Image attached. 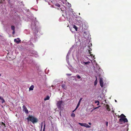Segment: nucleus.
Segmentation results:
<instances>
[{"label":"nucleus","mask_w":131,"mask_h":131,"mask_svg":"<svg viewBox=\"0 0 131 131\" xmlns=\"http://www.w3.org/2000/svg\"><path fill=\"white\" fill-rule=\"evenodd\" d=\"M27 119L28 121H30L33 124L37 123L38 121L37 118L32 115H29Z\"/></svg>","instance_id":"obj_1"},{"label":"nucleus","mask_w":131,"mask_h":131,"mask_svg":"<svg viewBox=\"0 0 131 131\" xmlns=\"http://www.w3.org/2000/svg\"><path fill=\"white\" fill-rule=\"evenodd\" d=\"M45 126H46V125L45 124L44 125V127H43V131H45Z\"/></svg>","instance_id":"obj_24"},{"label":"nucleus","mask_w":131,"mask_h":131,"mask_svg":"<svg viewBox=\"0 0 131 131\" xmlns=\"http://www.w3.org/2000/svg\"><path fill=\"white\" fill-rule=\"evenodd\" d=\"M67 75H68V76H70V75H71V74H67Z\"/></svg>","instance_id":"obj_31"},{"label":"nucleus","mask_w":131,"mask_h":131,"mask_svg":"<svg viewBox=\"0 0 131 131\" xmlns=\"http://www.w3.org/2000/svg\"><path fill=\"white\" fill-rule=\"evenodd\" d=\"M84 123H79V124L81 126H84Z\"/></svg>","instance_id":"obj_20"},{"label":"nucleus","mask_w":131,"mask_h":131,"mask_svg":"<svg viewBox=\"0 0 131 131\" xmlns=\"http://www.w3.org/2000/svg\"><path fill=\"white\" fill-rule=\"evenodd\" d=\"M115 101L116 102H117L116 100H115Z\"/></svg>","instance_id":"obj_35"},{"label":"nucleus","mask_w":131,"mask_h":131,"mask_svg":"<svg viewBox=\"0 0 131 131\" xmlns=\"http://www.w3.org/2000/svg\"><path fill=\"white\" fill-rule=\"evenodd\" d=\"M34 88V86L33 85H31L29 88V90H32Z\"/></svg>","instance_id":"obj_8"},{"label":"nucleus","mask_w":131,"mask_h":131,"mask_svg":"<svg viewBox=\"0 0 131 131\" xmlns=\"http://www.w3.org/2000/svg\"><path fill=\"white\" fill-rule=\"evenodd\" d=\"M11 29L13 30H15V27L14 26L12 25L11 26Z\"/></svg>","instance_id":"obj_13"},{"label":"nucleus","mask_w":131,"mask_h":131,"mask_svg":"<svg viewBox=\"0 0 131 131\" xmlns=\"http://www.w3.org/2000/svg\"><path fill=\"white\" fill-rule=\"evenodd\" d=\"M97 79L96 78V79L95 80V81L94 82V85H96L97 84Z\"/></svg>","instance_id":"obj_14"},{"label":"nucleus","mask_w":131,"mask_h":131,"mask_svg":"<svg viewBox=\"0 0 131 131\" xmlns=\"http://www.w3.org/2000/svg\"><path fill=\"white\" fill-rule=\"evenodd\" d=\"M23 111H24L26 114H28V110L27 109L25 106V105H23Z\"/></svg>","instance_id":"obj_4"},{"label":"nucleus","mask_w":131,"mask_h":131,"mask_svg":"<svg viewBox=\"0 0 131 131\" xmlns=\"http://www.w3.org/2000/svg\"><path fill=\"white\" fill-rule=\"evenodd\" d=\"M106 109L108 111H110V109L109 107V105H106Z\"/></svg>","instance_id":"obj_9"},{"label":"nucleus","mask_w":131,"mask_h":131,"mask_svg":"<svg viewBox=\"0 0 131 131\" xmlns=\"http://www.w3.org/2000/svg\"><path fill=\"white\" fill-rule=\"evenodd\" d=\"M108 122H106V126H108Z\"/></svg>","instance_id":"obj_30"},{"label":"nucleus","mask_w":131,"mask_h":131,"mask_svg":"<svg viewBox=\"0 0 131 131\" xmlns=\"http://www.w3.org/2000/svg\"><path fill=\"white\" fill-rule=\"evenodd\" d=\"M75 116V114H74V113H72L71 114V116L72 117H74Z\"/></svg>","instance_id":"obj_25"},{"label":"nucleus","mask_w":131,"mask_h":131,"mask_svg":"<svg viewBox=\"0 0 131 131\" xmlns=\"http://www.w3.org/2000/svg\"><path fill=\"white\" fill-rule=\"evenodd\" d=\"M94 110H93V109L91 111V112H92Z\"/></svg>","instance_id":"obj_32"},{"label":"nucleus","mask_w":131,"mask_h":131,"mask_svg":"<svg viewBox=\"0 0 131 131\" xmlns=\"http://www.w3.org/2000/svg\"><path fill=\"white\" fill-rule=\"evenodd\" d=\"M15 33V30H13V31L12 32V34H14Z\"/></svg>","instance_id":"obj_29"},{"label":"nucleus","mask_w":131,"mask_h":131,"mask_svg":"<svg viewBox=\"0 0 131 131\" xmlns=\"http://www.w3.org/2000/svg\"><path fill=\"white\" fill-rule=\"evenodd\" d=\"M15 42H16L17 43H19L21 41V40L19 39V38H17V39H15L14 40Z\"/></svg>","instance_id":"obj_6"},{"label":"nucleus","mask_w":131,"mask_h":131,"mask_svg":"<svg viewBox=\"0 0 131 131\" xmlns=\"http://www.w3.org/2000/svg\"><path fill=\"white\" fill-rule=\"evenodd\" d=\"M61 86L63 88H64V89H65L66 86L64 84H62V85Z\"/></svg>","instance_id":"obj_22"},{"label":"nucleus","mask_w":131,"mask_h":131,"mask_svg":"<svg viewBox=\"0 0 131 131\" xmlns=\"http://www.w3.org/2000/svg\"><path fill=\"white\" fill-rule=\"evenodd\" d=\"M73 28L75 29L76 31H77L78 28V27L75 25H73Z\"/></svg>","instance_id":"obj_12"},{"label":"nucleus","mask_w":131,"mask_h":131,"mask_svg":"<svg viewBox=\"0 0 131 131\" xmlns=\"http://www.w3.org/2000/svg\"><path fill=\"white\" fill-rule=\"evenodd\" d=\"M43 122H42V123H41V131H42V126H43Z\"/></svg>","instance_id":"obj_19"},{"label":"nucleus","mask_w":131,"mask_h":131,"mask_svg":"<svg viewBox=\"0 0 131 131\" xmlns=\"http://www.w3.org/2000/svg\"><path fill=\"white\" fill-rule=\"evenodd\" d=\"M100 85L101 87L103 86V79L102 78H100Z\"/></svg>","instance_id":"obj_5"},{"label":"nucleus","mask_w":131,"mask_h":131,"mask_svg":"<svg viewBox=\"0 0 131 131\" xmlns=\"http://www.w3.org/2000/svg\"><path fill=\"white\" fill-rule=\"evenodd\" d=\"M79 105H79L77 104V105L75 109L77 110V108H78L79 106Z\"/></svg>","instance_id":"obj_28"},{"label":"nucleus","mask_w":131,"mask_h":131,"mask_svg":"<svg viewBox=\"0 0 131 131\" xmlns=\"http://www.w3.org/2000/svg\"><path fill=\"white\" fill-rule=\"evenodd\" d=\"M76 110V109H75L73 111V112H74V111H75Z\"/></svg>","instance_id":"obj_33"},{"label":"nucleus","mask_w":131,"mask_h":131,"mask_svg":"<svg viewBox=\"0 0 131 131\" xmlns=\"http://www.w3.org/2000/svg\"><path fill=\"white\" fill-rule=\"evenodd\" d=\"M62 103V101H59L57 103V105L58 108L60 110H62L61 105Z\"/></svg>","instance_id":"obj_3"},{"label":"nucleus","mask_w":131,"mask_h":131,"mask_svg":"<svg viewBox=\"0 0 131 131\" xmlns=\"http://www.w3.org/2000/svg\"><path fill=\"white\" fill-rule=\"evenodd\" d=\"M50 97L49 96H47L45 98V99H44V100L45 101H46V100H49L50 99Z\"/></svg>","instance_id":"obj_10"},{"label":"nucleus","mask_w":131,"mask_h":131,"mask_svg":"<svg viewBox=\"0 0 131 131\" xmlns=\"http://www.w3.org/2000/svg\"><path fill=\"white\" fill-rule=\"evenodd\" d=\"M125 116L123 114H122L121 115L118 117L120 118H121L119 120V122H123L124 123L128 122L127 119L125 118Z\"/></svg>","instance_id":"obj_2"},{"label":"nucleus","mask_w":131,"mask_h":131,"mask_svg":"<svg viewBox=\"0 0 131 131\" xmlns=\"http://www.w3.org/2000/svg\"><path fill=\"white\" fill-rule=\"evenodd\" d=\"M1 76V74H0V76Z\"/></svg>","instance_id":"obj_36"},{"label":"nucleus","mask_w":131,"mask_h":131,"mask_svg":"<svg viewBox=\"0 0 131 131\" xmlns=\"http://www.w3.org/2000/svg\"><path fill=\"white\" fill-rule=\"evenodd\" d=\"M88 124L90 125H91V123H88Z\"/></svg>","instance_id":"obj_34"},{"label":"nucleus","mask_w":131,"mask_h":131,"mask_svg":"<svg viewBox=\"0 0 131 131\" xmlns=\"http://www.w3.org/2000/svg\"><path fill=\"white\" fill-rule=\"evenodd\" d=\"M82 98H81L80 99V100H79V102H78V104L79 105H80V102H81V100H82Z\"/></svg>","instance_id":"obj_18"},{"label":"nucleus","mask_w":131,"mask_h":131,"mask_svg":"<svg viewBox=\"0 0 131 131\" xmlns=\"http://www.w3.org/2000/svg\"><path fill=\"white\" fill-rule=\"evenodd\" d=\"M84 126L86 128H90L91 127L90 126H89L88 124L85 123H84Z\"/></svg>","instance_id":"obj_7"},{"label":"nucleus","mask_w":131,"mask_h":131,"mask_svg":"<svg viewBox=\"0 0 131 131\" xmlns=\"http://www.w3.org/2000/svg\"><path fill=\"white\" fill-rule=\"evenodd\" d=\"M0 99L2 101V103H3L4 102H5V100L3 99V98L2 97H1V96H0Z\"/></svg>","instance_id":"obj_11"},{"label":"nucleus","mask_w":131,"mask_h":131,"mask_svg":"<svg viewBox=\"0 0 131 131\" xmlns=\"http://www.w3.org/2000/svg\"><path fill=\"white\" fill-rule=\"evenodd\" d=\"M55 6L58 7H60V5L58 4H55Z\"/></svg>","instance_id":"obj_21"},{"label":"nucleus","mask_w":131,"mask_h":131,"mask_svg":"<svg viewBox=\"0 0 131 131\" xmlns=\"http://www.w3.org/2000/svg\"><path fill=\"white\" fill-rule=\"evenodd\" d=\"M83 62L85 64L87 65L88 64L90 63V62L89 61H88L87 62Z\"/></svg>","instance_id":"obj_15"},{"label":"nucleus","mask_w":131,"mask_h":131,"mask_svg":"<svg viewBox=\"0 0 131 131\" xmlns=\"http://www.w3.org/2000/svg\"><path fill=\"white\" fill-rule=\"evenodd\" d=\"M90 50H89V54H90L91 56H93V54H91V52L90 51Z\"/></svg>","instance_id":"obj_26"},{"label":"nucleus","mask_w":131,"mask_h":131,"mask_svg":"<svg viewBox=\"0 0 131 131\" xmlns=\"http://www.w3.org/2000/svg\"><path fill=\"white\" fill-rule=\"evenodd\" d=\"M95 103H97V105H98L99 104L100 102L99 101H95Z\"/></svg>","instance_id":"obj_17"},{"label":"nucleus","mask_w":131,"mask_h":131,"mask_svg":"<svg viewBox=\"0 0 131 131\" xmlns=\"http://www.w3.org/2000/svg\"><path fill=\"white\" fill-rule=\"evenodd\" d=\"M1 125H3L4 126V127H6L5 124L3 122H2L1 123Z\"/></svg>","instance_id":"obj_16"},{"label":"nucleus","mask_w":131,"mask_h":131,"mask_svg":"<svg viewBox=\"0 0 131 131\" xmlns=\"http://www.w3.org/2000/svg\"><path fill=\"white\" fill-rule=\"evenodd\" d=\"M100 106H99L97 107H95V108H93V110H95L97 108H98Z\"/></svg>","instance_id":"obj_27"},{"label":"nucleus","mask_w":131,"mask_h":131,"mask_svg":"<svg viewBox=\"0 0 131 131\" xmlns=\"http://www.w3.org/2000/svg\"><path fill=\"white\" fill-rule=\"evenodd\" d=\"M76 76L78 79H80L81 78V77L79 75L77 74Z\"/></svg>","instance_id":"obj_23"}]
</instances>
